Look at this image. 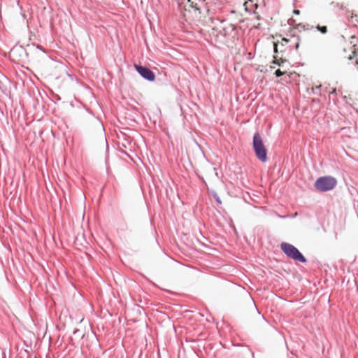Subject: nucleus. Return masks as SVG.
<instances>
[{
    "label": "nucleus",
    "mask_w": 358,
    "mask_h": 358,
    "mask_svg": "<svg viewBox=\"0 0 358 358\" xmlns=\"http://www.w3.org/2000/svg\"><path fill=\"white\" fill-rule=\"evenodd\" d=\"M337 184L336 180L331 176L319 178L315 183V188L320 192H327L333 189Z\"/></svg>",
    "instance_id": "7ed1b4c3"
},
{
    "label": "nucleus",
    "mask_w": 358,
    "mask_h": 358,
    "mask_svg": "<svg viewBox=\"0 0 358 358\" xmlns=\"http://www.w3.org/2000/svg\"><path fill=\"white\" fill-rule=\"evenodd\" d=\"M134 67L138 73L145 79L150 81L155 80V75L150 69L137 64H135Z\"/></svg>",
    "instance_id": "39448f33"
},
{
    "label": "nucleus",
    "mask_w": 358,
    "mask_h": 358,
    "mask_svg": "<svg viewBox=\"0 0 358 358\" xmlns=\"http://www.w3.org/2000/svg\"><path fill=\"white\" fill-rule=\"evenodd\" d=\"M352 22H358V17L357 15H352L351 16Z\"/></svg>",
    "instance_id": "1a4fd4ad"
},
{
    "label": "nucleus",
    "mask_w": 358,
    "mask_h": 358,
    "mask_svg": "<svg viewBox=\"0 0 358 358\" xmlns=\"http://www.w3.org/2000/svg\"><path fill=\"white\" fill-rule=\"evenodd\" d=\"M317 29L320 31L321 33L322 34H327V31H328V29H327V26H320V25H317Z\"/></svg>",
    "instance_id": "0eeeda50"
},
{
    "label": "nucleus",
    "mask_w": 358,
    "mask_h": 358,
    "mask_svg": "<svg viewBox=\"0 0 358 358\" xmlns=\"http://www.w3.org/2000/svg\"><path fill=\"white\" fill-rule=\"evenodd\" d=\"M210 35L216 43H225L235 31L234 24L227 20L215 19L211 22Z\"/></svg>",
    "instance_id": "f257e3e1"
},
{
    "label": "nucleus",
    "mask_w": 358,
    "mask_h": 358,
    "mask_svg": "<svg viewBox=\"0 0 358 358\" xmlns=\"http://www.w3.org/2000/svg\"><path fill=\"white\" fill-rule=\"evenodd\" d=\"M294 13L296 14V15H299L300 14V10H294Z\"/></svg>",
    "instance_id": "f8f14e48"
},
{
    "label": "nucleus",
    "mask_w": 358,
    "mask_h": 358,
    "mask_svg": "<svg viewBox=\"0 0 358 358\" xmlns=\"http://www.w3.org/2000/svg\"><path fill=\"white\" fill-rule=\"evenodd\" d=\"M292 42L294 43L293 48H294L296 50L299 49V38L296 36H292L290 38H283L281 39L280 44L282 45H287L288 43ZM289 48L292 49V47L290 45Z\"/></svg>",
    "instance_id": "423d86ee"
},
{
    "label": "nucleus",
    "mask_w": 358,
    "mask_h": 358,
    "mask_svg": "<svg viewBox=\"0 0 358 358\" xmlns=\"http://www.w3.org/2000/svg\"><path fill=\"white\" fill-rule=\"evenodd\" d=\"M278 43H274V50L275 52H278Z\"/></svg>",
    "instance_id": "9b49d317"
},
{
    "label": "nucleus",
    "mask_w": 358,
    "mask_h": 358,
    "mask_svg": "<svg viewBox=\"0 0 358 358\" xmlns=\"http://www.w3.org/2000/svg\"><path fill=\"white\" fill-rule=\"evenodd\" d=\"M280 248L290 258L301 262H306V258L301 255V253L299 251V250L295 248L294 245L287 243H282L280 245Z\"/></svg>",
    "instance_id": "20e7f679"
},
{
    "label": "nucleus",
    "mask_w": 358,
    "mask_h": 358,
    "mask_svg": "<svg viewBox=\"0 0 358 358\" xmlns=\"http://www.w3.org/2000/svg\"><path fill=\"white\" fill-rule=\"evenodd\" d=\"M252 145L256 157L261 162H266L267 160V150L259 133L255 134Z\"/></svg>",
    "instance_id": "f03ea898"
},
{
    "label": "nucleus",
    "mask_w": 358,
    "mask_h": 358,
    "mask_svg": "<svg viewBox=\"0 0 358 358\" xmlns=\"http://www.w3.org/2000/svg\"><path fill=\"white\" fill-rule=\"evenodd\" d=\"M273 63L274 64H277L278 65L280 66V63L278 62V60L277 59L276 57H274Z\"/></svg>",
    "instance_id": "9d476101"
},
{
    "label": "nucleus",
    "mask_w": 358,
    "mask_h": 358,
    "mask_svg": "<svg viewBox=\"0 0 358 358\" xmlns=\"http://www.w3.org/2000/svg\"><path fill=\"white\" fill-rule=\"evenodd\" d=\"M356 62H357V64H358V57H357Z\"/></svg>",
    "instance_id": "ddd939ff"
},
{
    "label": "nucleus",
    "mask_w": 358,
    "mask_h": 358,
    "mask_svg": "<svg viewBox=\"0 0 358 358\" xmlns=\"http://www.w3.org/2000/svg\"><path fill=\"white\" fill-rule=\"evenodd\" d=\"M287 73V71L286 70H284V71H282L280 69H278L275 71V75L277 76V77H280L282 75H285Z\"/></svg>",
    "instance_id": "6e6552de"
}]
</instances>
